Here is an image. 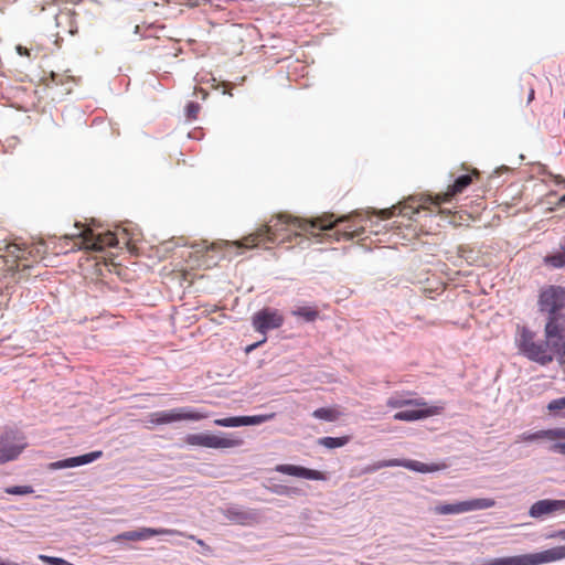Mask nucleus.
Returning a JSON list of instances; mask_svg holds the SVG:
<instances>
[{
    "mask_svg": "<svg viewBox=\"0 0 565 565\" xmlns=\"http://www.w3.org/2000/svg\"><path fill=\"white\" fill-rule=\"evenodd\" d=\"M298 230L311 235H317L315 231H326L329 237H333L338 242L358 238L364 233V226L358 224L351 216L334 218L332 213H324L316 218L306 220L280 213L270 221V224L260 226L255 233L245 236L241 241L205 244L204 249L223 250L224 257H231L232 248H254L260 246L268 248L269 244L282 242L289 236L288 232H294L295 235H298Z\"/></svg>",
    "mask_w": 565,
    "mask_h": 565,
    "instance_id": "f257e3e1",
    "label": "nucleus"
},
{
    "mask_svg": "<svg viewBox=\"0 0 565 565\" xmlns=\"http://www.w3.org/2000/svg\"><path fill=\"white\" fill-rule=\"evenodd\" d=\"M515 344L519 352L542 366L556 360L565 364V318L545 321L544 339H539L535 331L525 326H518Z\"/></svg>",
    "mask_w": 565,
    "mask_h": 565,
    "instance_id": "f03ea898",
    "label": "nucleus"
},
{
    "mask_svg": "<svg viewBox=\"0 0 565 565\" xmlns=\"http://www.w3.org/2000/svg\"><path fill=\"white\" fill-rule=\"evenodd\" d=\"M74 226L77 228V232L66 234L64 238L74 241L79 249L100 252L106 247L118 245L121 239H126L125 230L120 233L110 231L96 233L93 228L79 222H76Z\"/></svg>",
    "mask_w": 565,
    "mask_h": 565,
    "instance_id": "7ed1b4c3",
    "label": "nucleus"
},
{
    "mask_svg": "<svg viewBox=\"0 0 565 565\" xmlns=\"http://www.w3.org/2000/svg\"><path fill=\"white\" fill-rule=\"evenodd\" d=\"M47 253L46 244L43 241L32 243L30 245L18 243H0V257L9 263L11 257L17 263V268H26L31 265L23 263L29 259L36 263L44 258Z\"/></svg>",
    "mask_w": 565,
    "mask_h": 565,
    "instance_id": "20e7f679",
    "label": "nucleus"
},
{
    "mask_svg": "<svg viewBox=\"0 0 565 565\" xmlns=\"http://www.w3.org/2000/svg\"><path fill=\"white\" fill-rule=\"evenodd\" d=\"M539 311L545 316V321L554 318H565V287L550 285L540 291Z\"/></svg>",
    "mask_w": 565,
    "mask_h": 565,
    "instance_id": "39448f33",
    "label": "nucleus"
},
{
    "mask_svg": "<svg viewBox=\"0 0 565 565\" xmlns=\"http://www.w3.org/2000/svg\"><path fill=\"white\" fill-rule=\"evenodd\" d=\"M184 441L189 446H198L212 449L236 448L244 444V440L233 433H221L218 435L209 433L189 434L184 438Z\"/></svg>",
    "mask_w": 565,
    "mask_h": 565,
    "instance_id": "423d86ee",
    "label": "nucleus"
},
{
    "mask_svg": "<svg viewBox=\"0 0 565 565\" xmlns=\"http://www.w3.org/2000/svg\"><path fill=\"white\" fill-rule=\"evenodd\" d=\"M386 467H404L412 471H416V472H420V473H428V472H436V471L445 470L447 468V465L444 462L424 463V462H420L417 460L388 459V460H381V461L374 462L371 466L365 467L364 472L371 473V472L377 471V470L386 468Z\"/></svg>",
    "mask_w": 565,
    "mask_h": 565,
    "instance_id": "0eeeda50",
    "label": "nucleus"
},
{
    "mask_svg": "<svg viewBox=\"0 0 565 565\" xmlns=\"http://www.w3.org/2000/svg\"><path fill=\"white\" fill-rule=\"evenodd\" d=\"M207 417V413L198 412L190 407H180L151 413L149 415V423L152 425H166L180 420H201Z\"/></svg>",
    "mask_w": 565,
    "mask_h": 565,
    "instance_id": "6e6552de",
    "label": "nucleus"
},
{
    "mask_svg": "<svg viewBox=\"0 0 565 565\" xmlns=\"http://www.w3.org/2000/svg\"><path fill=\"white\" fill-rule=\"evenodd\" d=\"M519 439L524 443H532L536 440H546L551 443L550 450L565 456V427H557L551 429L537 430L535 433H524L519 436Z\"/></svg>",
    "mask_w": 565,
    "mask_h": 565,
    "instance_id": "1a4fd4ad",
    "label": "nucleus"
},
{
    "mask_svg": "<svg viewBox=\"0 0 565 565\" xmlns=\"http://www.w3.org/2000/svg\"><path fill=\"white\" fill-rule=\"evenodd\" d=\"M26 447L25 437L14 430H7L0 436V465L14 460Z\"/></svg>",
    "mask_w": 565,
    "mask_h": 565,
    "instance_id": "9d476101",
    "label": "nucleus"
},
{
    "mask_svg": "<svg viewBox=\"0 0 565 565\" xmlns=\"http://www.w3.org/2000/svg\"><path fill=\"white\" fill-rule=\"evenodd\" d=\"M473 177H479V171L472 169L469 174H462L455 179L454 183L448 185L447 190L443 193H438L435 196L428 195L424 203H430L439 206L443 203L450 202L456 195L462 193L471 183Z\"/></svg>",
    "mask_w": 565,
    "mask_h": 565,
    "instance_id": "9b49d317",
    "label": "nucleus"
},
{
    "mask_svg": "<svg viewBox=\"0 0 565 565\" xmlns=\"http://www.w3.org/2000/svg\"><path fill=\"white\" fill-rule=\"evenodd\" d=\"M495 505V501L491 498H479L457 503L439 504L435 507L436 514H461L470 511L486 510Z\"/></svg>",
    "mask_w": 565,
    "mask_h": 565,
    "instance_id": "f8f14e48",
    "label": "nucleus"
},
{
    "mask_svg": "<svg viewBox=\"0 0 565 565\" xmlns=\"http://www.w3.org/2000/svg\"><path fill=\"white\" fill-rule=\"evenodd\" d=\"M284 323L282 315L270 308H264L253 316V327L257 332L266 334L267 331L277 329Z\"/></svg>",
    "mask_w": 565,
    "mask_h": 565,
    "instance_id": "ddd939ff",
    "label": "nucleus"
},
{
    "mask_svg": "<svg viewBox=\"0 0 565 565\" xmlns=\"http://www.w3.org/2000/svg\"><path fill=\"white\" fill-rule=\"evenodd\" d=\"M158 535H182L181 531L173 529H152L140 527L135 531L122 532L111 539L113 542L126 541H143Z\"/></svg>",
    "mask_w": 565,
    "mask_h": 565,
    "instance_id": "4468645a",
    "label": "nucleus"
},
{
    "mask_svg": "<svg viewBox=\"0 0 565 565\" xmlns=\"http://www.w3.org/2000/svg\"><path fill=\"white\" fill-rule=\"evenodd\" d=\"M275 417V413L254 415V416H234L220 418L214 420V425L221 427H241L249 425H259L265 422L271 420Z\"/></svg>",
    "mask_w": 565,
    "mask_h": 565,
    "instance_id": "2eb2a0df",
    "label": "nucleus"
},
{
    "mask_svg": "<svg viewBox=\"0 0 565 565\" xmlns=\"http://www.w3.org/2000/svg\"><path fill=\"white\" fill-rule=\"evenodd\" d=\"M224 515L228 521L239 525H253L259 521V513L255 509L231 507L225 510Z\"/></svg>",
    "mask_w": 565,
    "mask_h": 565,
    "instance_id": "dca6fc26",
    "label": "nucleus"
},
{
    "mask_svg": "<svg viewBox=\"0 0 565 565\" xmlns=\"http://www.w3.org/2000/svg\"><path fill=\"white\" fill-rule=\"evenodd\" d=\"M102 456H103V451L96 450V451H92V452H88V454H85L82 456L71 457L67 459L51 462L49 465V468L51 470L73 468V467L90 463V462L99 459Z\"/></svg>",
    "mask_w": 565,
    "mask_h": 565,
    "instance_id": "f3484780",
    "label": "nucleus"
},
{
    "mask_svg": "<svg viewBox=\"0 0 565 565\" xmlns=\"http://www.w3.org/2000/svg\"><path fill=\"white\" fill-rule=\"evenodd\" d=\"M275 470L284 475L305 478L309 480H326V476L323 472L319 470L308 469L301 466L285 463L278 465Z\"/></svg>",
    "mask_w": 565,
    "mask_h": 565,
    "instance_id": "a211bd4d",
    "label": "nucleus"
},
{
    "mask_svg": "<svg viewBox=\"0 0 565 565\" xmlns=\"http://www.w3.org/2000/svg\"><path fill=\"white\" fill-rule=\"evenodd\" d=\"M441 407L438 406H424L419 407L417 409H407V411H401L394 414L393 418L395 420H403V422H415L418 419H423L433 415H437L441 412Z\"/></svg>",
    "mask_w": 565,
    "mask_h": 565,
    "instance_id": "6ab92c4d",
    "label": "nucleus"
},
{
    "mask_svg": "<svg viewBox=\"0 0 565 565\" xmlns=\"http://www.w3.org/2000/svg\"><path fill=\"white\" fill-rule=\"evenodd\" d=\"M562 510H565V500L544 499L532 504L529 514L532 518H541Z\"/></svg>",
    "mask_w": 565,
    "mask_h": 565,
    "instance_id": "aec40b11",
    "label": "nucleus"
},
{
    "mask_svg": "<svg viewBox=\"0 0 565 565\" xmlns=\"http://www.w3.org/2000/svg\"><path fill=\"white\" fill-rule=\"evenodd\" d=\"M386 405L391 408H402L408 405L424 407L427 405V403L423 398L412 399L407 398L405 395L398 394L391 396L386 401Z\"/></svg>",
    "mask_w": 565,
    "mask_h": 565,
    "instance_id": "412c9836",
    "label": "nucleus"
},
{
    "mask_svg": "<svg viewBox=\"0 0 565 565\" xmlns=\"http://www.w3.org/2000/svg\"><path fill=\"white\" fill-rule=\"evenodd\" d=\"M312 416L324 422H337L342 416L338 407H321L313 411Z\"/></svg>",
    "mask_w": 565,
    "mask_h": 565,
    "instance_id": "4be33fe9",
    "label": "nucleus"
},
{
    "mask_svg": "<svg viewBox=\"0 0 565 565\" xmlns=\"http://www.w3.org/2000/svg\"><path fill=\"white\" fill-rule=\"evenodd\" d=\"M76 13L73 10H64L61 11L60 14L56 15V24L60 26L63 22H66L70 26L68 33L74 35L77 33V25H76Z\"/></svg>",
    "mask_w": 565,
    "mask_h": 565,
    "instance_id": "5701e85b",
    "label": "nucleus"
},
{
    "mask_svg": "<svg viewBox=\"0 0 565 565\" xmlns=\"http://www.w3.org/2000/svg\"><path fill=\"white\" fill-rule=\"evenodd\" d=\"M544 263L553 268H562L565 266V242L561 245V249L544 257Z\"/></svg>",
    "mask_w": 565,
    "mask_h": 565,
    "instance_id": "b1692460",
    "label": "nucleus"
},
{
    "mask_svg": "<svg viewBox=\"0 0 565 565\" xmlns=\"http://www.w3.org/2000/svg\"><path fill=\"white\" fill-rule=\"evenodd\" d=\"M351 440L350 436L342 437H322L318 439V444L329 449L345 446Z\"/></svg>",
    "mask_w": 565,
    "mask_h": 565,
    "instance_id": "393cba45",
    "label": "nucleus"
},
{
    "mask_svg": "<svg viewBox=\"0 0 565 565\" xmlns=\"http://www.w3.org/2000/svg\"><path fill=\"white\" fill-rule=\"evenodd\" d=\"M292 313L294 316L302 317L306 321L309 322L315 321L319 316V311L312 307H299Z\"/></svg>",
    "mask_w": 565,
    "mask_h": 565,
    "instance_id": "a878e982",
    "label": "nucleus"
},
{
    "mask_svg": "<svg viewBox=\"0 0 565 565\" xmlns=\"http://www.w3.org/2000/svg\"><path fill=\"white\" fill-rule=\"evenodd\" d=\"M4 492L13 495H24L33 493L31 486H13L4 489Z\"/></svg>",
    "mask_w": 565,
    "mask_h": 565,
    "instance_id": "bb28decb",
    "label": "nucleus"
},
{
    "mask_svg": "<svg viewBox=\"0 0 565 565\" xmlns=\"http://www.w3.org/2000/svg\"><path fill=\"white\" fill-rule=\"evenodd\" d=\"M200 110L201 106L198 103L190 102L185 108L186 118L191 120L196 119Z\"/></svg>",
    "mask_w": 565,
    "mask_h": 565,
    "instance_id": "cd10ccee",
    "label": "nucleus"
},
{
    "mask_svg": "<svg viewBox=\"0 0 565 565\" xmlns=\"http://www.w3.org/2000/svg\"><path fill=\"white\" fill-rule=\"evenodd\" d=\"M547 409L551 413H558L559 411L565 409V396L551 401L547 404Z\"/></svg>",
    "mask_w": 565,
    "mask_h": 565,
    "instance_id": "c85d7f7f",
    "label": "nucleus"
},
{
    "mask_svg": "<svg viewBox=\"0 0 565 565\" xmlns=\"http://www.w3.org/2000/svg\"><path fill=\"white\" fill-rule=\"evenodd\" d=\"M553 181L556 183V184H564L565 185V178H563L562 175H553ZM557 205L558 206H565V194L562 195L557 202Z\"/></svg>",
    "mask_w": 565,
    "mask_h": 565,
    "instance_id": "c756f323",
    "label": "nucleus"
},
{
    "mask_svg": "<svg viewBox=\"0 0 565 565\" xmlns=\"http://www.w3.org/2000/svg\"><path fill=\"white\" fill-rule=\"evenodd\" d=\"M546 539H553V540H564L565 541V529L554 531L546 535Z\"/></svg>",
    "mask_w": 565,
    "mask_h": 565,
    "instance_id": "7c9ffc66",
    "label": "nucleus"
},
{
    "mask_svg": "<svg viewBox=\"0 0 565 565\" xmlns=\"http://www.w3.org/2000/svg\"><path fill=\"white\" fill-rule=\"evenodd\" d=\"M202 2H203V0H185L184 4L190 8H196V7L201 6Z\"/></svg>",
    "mask_w": 565,
    "mask_h": 565,
    "instance_id": "2f4dec72",
    "label": "nucleus"
},
{
    "mask_svg": "<svg viewBox=\"0 0 565 565\" xmlns=\"http://www.w3.org/2000/svg\"><path fill=\"white\" fill-rule=\"evenodd\" d=\"M266 341V338H264L262 341L259 342H256L254 344H250L246 348V352H250L253 351L254 349H256L258 345L263 344L264 342Z\"/></svg>",
    "mask_w": 565,
    "mask_h": 565,
    "instance_id": "473e14b6",
    "label": "nucleus"
},
{
    "mask_svg": "<svg viewBox=\"0 0 565 565\" xmlns=\"http://www.w3.org/2000/svg\"><path fill=\"white\" fill-rule=\"evenodd\" d=\"M181 536H185V534L182 533ZM186 537L190 539V540H194L201 546H205V543L202 540H200V539H195L194 535H186Z\"/></svg>",
    "mask_w": 565,
    "mask_h": 565,
    "instance_id": "72a5a7b5",
    "label": "nucleus"
},
{
    "mask_svg": "<svg viewBox=\"0 0 565 565\" xmlns=\"http://www.w3.org/2000/svg\"><path fill=\"white\" fill-rule=\"evenodd\" d=\"M535 90L533 87L530 88L529 96H527V103H531L534 99Z\"/></svg>",
    "mask_w": 565,
    "mask_h": 565,
    "instance_id": "f704fd0d",
    "label": "nucleus"
},
{
    "mask_svg": "<svg viewBox=\"0 0 565 565\" xmlns=\"http://www.w3.org/2000/svg\"><path fill=\"white\" fill-rule=\"evenodd\" d=\"M56 78H57V75L55 73H51V81H52V83L57 85L58 82L56 81Z\"/></svg>",
    "mask_w": 565,
    "mask_h": 565,
    "instance_id": "c9c22d12",
    "label": "nucleus"
},
{
    "mask_svg": "<svg viewBox=\"0 0 565 565\" xmlns=\"http://www.w3.org/2000/svg\"><path fill=\"white\" fill-rule=\"evenodd\" d=\"M406 206H404L402 210H401V213H403L404 215H407L408 213L406 212Z\"/></svg>",
    "mask_w": 565,
    "mask_h": 565,
    "instance_id": "e433bc0d",
    "label": "nucleus"
},
{
    "mask_svg": "<svg viewBox=\"0 0 565 565\" xmlns=\"http://www.w3.org/2000/svg\"><path fill=\"white\" fill-rule=\"evenodd\" d=\"M0 565H17V564H10V563H0Z\"/></svg>",
    "mask_w": 565,
    "mask_h": 565,
    "instance_id": "4c0bfd02",
    "label": "nucleus"
}]
</instances>
